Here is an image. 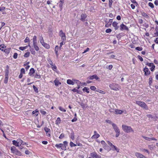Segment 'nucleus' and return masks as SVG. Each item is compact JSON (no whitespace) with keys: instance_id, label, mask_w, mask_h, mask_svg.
<instances>
[{"instance_id":"f257e3e1","label":"nucleus","mask_w":158,"mask_h":158,"mask_svg":"<svg viewBox=\"0 0 158 158\" xmlns=\"http://www.w3.org/2000/svg\"><path fill=\"white\" fill-rule=\"evenodd\" d=\"M122 128L123 131L126 133H128L134 131L133 130L131 127L125 125H122Z\"/></svg>"},{"instance_id":"f03ea898","label":"nucleus","mask_w":158,"mask_h":158,"mask_svg":"<svg viewBox=\"0 0 158 158\" xmlns=\"http://www.w3.org/2000/svg\"><path fill=\"white\" fill-rule=\"evenodd\" d=\"M136 104L140 106L141 107L147 110L148 109V107L146 103L143 102L139 101H136Z\"/></svg>"},{"instance_id":"7ed1b4c3","label":"nucleus","mask_w":158,"mask_h":158,"mask_svg":"<svg viewBox=\"0 0 158 158\" xmlns=\"http://www.w3.org/2000/svg\"><path fill=\"white\" fill-rule=\"evenodd\" d=\"M11 151L12 152L15 153L19 156L22 155L21 152L19 151L15 146H12L11 148Z\"/></svg>"},{"instance_id":"20e7f679","label":"nucleus","mask_w":158,"mask_h":158,"mask_svg":"<svg viewBox=\"0 0 158 158\" xmlns=\"http://www.w3.org/2000/svg\"><path fill=\"white\" fill-rule=\"evenodd\" d=\"M110 89L114 90H119V86L118 85L115 83H112L109 85Z\"/></svg>"},{"instance_id":"39448f33","label":"nucleus","mask_w":158,"mask_h":158,"mask_svg":"<svg viewBox=\"0 0 158 158\" xmlns=\"http://www.w3.org/2000/svg\"><path fill=\"white\" fill-rule=\"evenodd\" d=\"M67 83L69 85H73L75 83L79 84L80 82L77 80L73 79L72 80L68 79L67 81Z\"/></svg>"},{"instance_id":"423d86ee","label":"nucleus","mask_w":158,"mask_h":158,"mask_svg":"<svg viewBox=\"0 0 158 158\" xmlns=\"http://www.w3.org/2000/svg\"><path fill=\"white\" fill-rule=\"evenodd\" d=\"M39 39L40 42L46 48H48L49 46V45L44 42L43 38L41 35H40Z\"/></svg>"},{"instance_id":"0eeeda50","label":"nucleus","mask_w":158,"mask_h":158,"mask_svg":"<svg viewBox=\"0 0 158 158\" xmlns=\"http://www.w3.org/2000/svg\"><path fill=\"white\" fill-rule=\"evenodd\" d=\"M55 146L57 148H60L62 150H65L66 149V146L65 144L60 143L58 144H56Z\"/></svg>"},{"instance_id":"6e6552de","label":"nucleus","mask_w":158,"mask_h":158,"mask_svg":"<svg viewBox=\"0 0 158 158\" xmlns=\"http://www.w3.org/2000/svg\"><path fill=\"white\" fill-rule=\"evenodd\" d=\"M59 35L61 37L62 40L65 41L66 40V37L65 33H64L61 30L59 33Z\"/></svg>"},{"instance_id":"1a4fd4ad","label":"nucleus","mask_w":158,"mask_h":158,"mask_svg":"<svg viewBox=\"0 0 158 158\" xmlns=\"http://www.w3.org/2000/svg\"><path fill=\"white\" fill-rule=\"evenodd\" d=\"M51 61V63H50V65H51V68L54 71L57 72V68L56 66L55 65V64H53Z\"/></svg>"},{"instance_id":"9d476101","label":"nucleus","mask_w":158,"mask_h":158,"mask_svg":"<svg viewBox=\"0 0 158 158\" xmlns=\"http://www.w3.org/2000/svg\"><path fill=\"white\" fill-rule=\"evenodd\" d=\"M143 71L144 72V75L148 76L150 74L151 72L148 69L147 67H145L143 69Z\"/></svg>"},{"instance_id":"9b49d317","label":"nucleus","mask_w":158,"mask_h":158,"mask_svg":"<svg viewBox=\"0 0 158 158\" xmlns=\"http://www.w3.org/2000/svg\"><path fill=\"white\" fill-rule=\"evenodd\" d=\"M135 155L137 158H147L144 156L139 152L135 153Z\"/></svg>"},{"instance_id":"f8f14e48","label":"nucleus","mask_w":158,"mask_h":158,"mask_svg":"<svg viewBox=\"0 0 158 158\" xmlns=\"http://www.w3.org/2000/svg\"><path fill=\"white\" fill-rule=\"evenodd\" d=\"M120 30L121 31H123V30H126L127 31H128L129 29L125 25L123 24H122L120 25Z\"/></svg>"},{"instance_id":"ddd939ff","label":"nucleus","mask_w":158,"mask_h":158,"mask_svg":"<svg viewBox=\"0 0 158 158\" xmlns=\"http://www.w3.org/2000/svg\"><path fill=\"white\" fill-rule=\"evenodd\" d=\"M112 126L115 132L120 131L118 127L115 123H113Z\"/></svg>"},{"instance_id":"4468645a","label":"nucleus","mask_w":158,"mask_h":158,"mask_svg":"<svg viewBox=\"0 0 158 158\" xmlns=\"http://www.w3.org/2000/svg\"><path fill=\"white\" fill-rule=\"evenodd\" d=\"M118 25V23L116 22H114L112 23V26L114 27L115 30H117L119 28V26Z\"/></svg>"},{"instance_id":"2eb2a0df","label":"nucleus","mask_w":158,"mask_h":158,"mask_svg":"<svg viewBox=\"0 0 158 158\" xmlns=\"http://www.w3.org/2000/svg\"><path fill=\"white\" fill-rule=\"evenodd\" d=\"M89 79L90 80L95 79L97 80L98 79H99V78L97 76V75L95 74L93 76H90L89 77Z\"/></svg>"},{"instance_id":"dca6fc26","label":"nucleus","mask_w":158,"mask_h":158,"mask_svg":"<svg viewBox=\"0 0 158 158\" xmlns=\"http://www.w3.org/2000/svg\"><path fill=\"white\" fill-rule=\"evenodd\" d=\"M87 17V15L85 14H81V18L80 20L81 21H85V19Z\"/></svg>"},{"instance_id":"f3484780","label":"nucleus","mask_w":158,"mask_h":158,"mask_svg":"<svg viewBox=\"0 0 158 158\" xmlns=\"http://www.w3.org/2000/svg\"><path fill=\"white\" fill-rule=\"evenodd\" d=\"M112 150L113 151L115 150L117 152H119V149L117 148V147H116L114 145H113L111 147Z\"/></svg>"},{"instance_id":"a211bd4d","label":"nucleus","mask_w":158,"mask_h":158,"mask_svg":"<svg viewBox=\"0 0 158 158\" xmlns=\"http://www.w3.org/2000/svg\"><path fill=\"white\" fill-rule=\"evenodd\" d=\"M90 156L92 157L93 158H98V156L97 155V153L95 152H93L91 153L90 154Z\"/></svg>"},{"instance_id":"6ab92c4d","label":"nucleus","mask_w":158,"mask_h":158,"mask_svg":"<svg viewBox=\"0 0 158 158\" xmlns=\"http://www.w3.org/2000/svg\"><path fill=\"white\" fill-rule=\"evenodd\" d=\"M115 113L116 114H121L123 112V111L121 110H118V109H115Z\"/></svg>"},{"instance_id":"aec40b11","label":"nucleus","mask_w":158,"mask_h":158,"mask_svg":"<svg viewBox=\"0 0 158 158\" xmlns=\"http://www.w3.org/2000/svg\"><path fill=\"white\" fill-rule=\"evenodd\" d=\"M12 143L16 147H19V143H18V142L17 140V141L13 140L12 141Z\"/></svg>"},{"instance_id":"412c9836","label":"nucleus","mask_w":158,"mask_h":158,"mask_svg":"<svg viewBox=\"0 0 158 158\" xmlns=\"http://www.w3.org/2000/svg\"><path fill=\"white\" fill-rule=\"evenodd\" d=\"M35 71L34 69L33 68H31L30 69V72L29 73V74L30 76H31L32 75V74L35 73Z\"/></svg>"},{"instance_id":"4be33fe9","label":"nucleus","mask_w":158,"mask_h":158,"mask_svg":"<svg viewBox=\"0 0 158 158\" xmlns=\"http://www.w3.org/2000/svg\"><path fill=\"white\" fill-rule=\"evenodd\" d=\"M11 48H10L5 49L4 50V52L6 54H8L9 53Z\"/></svg>"},{"instance_id":"5701e85b","label":"nucleus","mask_w":158,"mask_h":158,"mask_svg":"<svg viewBox=\"0 0 158 158\" xmlns=\"http://www.w3.org/2000/svg\"><path fill=\"white\" fill-rule=\"evenodd\" d=\"M142 15L144 17L146 18H149V16L147 15L144 12H141Z\"/></svg>"},{"instance_id":"b1692460","label":"nucleus","mask_w":158,"mask_h":158,"mask_svg":"<svg viewBox=\"0 0 158 158\" xmlns=\"http://www.w3.org/2000/svg\"><path fill=\"white\" fill-rule=\"evenodd\" d=\"M28 46H29L30 48H31V46L29 45L28 46H26L25 47H20L19 48V49L23 51V50L26 49Z\"/></svg>"},{"instance_id":"393cba45","label":"nucleus","mask_w":158,"mask_h":158,"mask_svg":"<svg viewBox=\"0 0 158 158\" xmlns=\"http://www.w3.org/2000/svg\"><path fill=\"white\" fill-rule=\"evenodd\" d=\"M155 32L154 33L155 36H158V27H156L155 28Z\"/></svg>"},{"instance_id":"a878e982","label":"nucleus","mask_w":158,"mask_h":158,"mask_svg":"<svg viewBox=\"0 0 158 158\" xmlns=\"http://www.w3.org/2000/svg\"><path fill=\"white\" fill-rule=\"evenodd\" d=\"M64 3V2H59V5L61 10L62 9V6Z\"/></svg>"},{"instance_id":"bb28decb","label":"nucleus","mask_w":158,"mask_h":158,"mask_svg":"<svg viewBox=\"0 0 158 158\" xmlns=\"http://www.w3.org/2000/svg\"><path fill=\"white\" fill-rule=\"evenodd\" d=\"M83 91L86 92L87 93H89V88L86 87H85L82 89Z\"/></svg>"},{"instance_id":"cd10ccee","label":"nucleus","mask_w":158,"mask_h":158,"mask_svg":"<svg viewBox=\"0 0 158 158\" xmlns=\"http://www.w3.org/2000/svg\"><path fill=\"white\" fill-rule=\"evenodd\" d=\"M100 137V135L99 134L94 135L92 136L91 138L92 139H97Z\"/></svg>"},{"instance_id":"c85d7f7f","label":"nucleus","mask_w":158,"mask_h":158,"mask_svg":"<svg viewBox=\"0 0 158 158\" xmlns=\"http://www.w3.org/2000/svg\"><path fill=\"white\" fill-rule=\"evenodd\" d=\"M54 82L55 83V84L56 86H58L59 85H60L61 84V83L58 80H55L54 81Z\"/></svg>"},{"instance_id":"c756f323","label":"nucleus","mask_w":158,"mask_h":158,"mask_svg":"<svg viewBox=\"0 0 158 158\" xmlns=\"http://www.w3.org/2000/svg\"><path fill=\"white\" fill-rule=\"evenodd\" d=\"M60 119L59 117L57 118L56 120V124L58 125L60 123Z\"/></svg>"},{"instance_id":"7c9ffc66","label":"nucleus","mask_w":158,"mask_h":158,"mask_svg":"<svg viewBox=\"0 0 158 158\" xmlns=\"http://www.w3.org/2000/svg\"><path fill=\"white\" fill-rule=\"evenodd\" d=\"M36 36H34L33 39V44H35L37 43V40H36Z\"/></svg>"},{"instance_id":"2f4dec72","label":"nucleus","mask_w":158,"mask_h":158,"mask_svg":"<svg viewBox=\"0 0 158 158\" xmlns=\"http://www.w3.org/2000/svg\"><path fill=\"white\" fill-rule=\"evenodd\" d=\"M33 45L36 51H38L39 50V48L37 45V43L33 44Z\"/></svg>"},{"instance_id":"473e14b6","label":"nucleus","mask_w":158,"mask_h":158,"mask_svg":"<svg viewBox=\"0 0 158 158\" xmlns=\"http://www.w3.org/2000/svg\"><path fill=\"white\" fill-rule=\"evenodd\" d=\"M70 137L73 140L74 139V135L73 131H72V132L71 133Z\"/></svg>"},{"instance_id":"72a5a7b5","label":"nucleus","mask_w":158,"mask_h":158,"mask_svg":"<svg viewBox=\"0 0 158 158\" xmlns=\"http://www.w3.org/2000/svg\"><path fill=\"white\" fill-rule=\"evenodd\" d=\"M44 130H45V131H46V132L47 133V135L48 136L49 135V133H48V132L49 131V129L48 128H45Z\"/></svg>"},{"instance_id":"f704fd0d","label":"nucleus","mask_w":158,"mask_h":158,"mask_svg":"<svg viewBox=\"0 0 158 158\" xmlns=\"http://www.w3.org/2000/svg\"><path fill=\"white\" fill-rule=\"evenodd\" d=\"M17 141L18 142V143H19V145L20 146L23 143V141L22 140H21L20 139H18L17 140Z\"/></svg>"},{"instance_id":"c9c22d12","label":"nucleus","mask_w":158,"mask_h":158,"mask_svg":"<svg viewBox=\"0 0 158 158\" xmlns=\"http://www.w3.org/2000/svg\"><path fill=\"white\" fill-rule=\"evenodd\" d=\"M152 77L150 76L149 78V85H151L152 83Z\"/></svg>"},{"instance_id":"e433bc0d","label":"nucleus","mask_w":158,"mask_h":158,"mask_svg":"<svg viewBox=\"0 0 158 158\" xmlns=\"http://www.w3.org/2000/svg\"><path fill=\"white\" fill-rule=\"evenodd\" d=\"M4 45L3 44H1L0 45V50H1L2 51H3V49L4 48H6V47H4Z\"/></svg>"},{"instance_id":"4c0bfd02","label":"nucleus","mask_w":158,"mask_h":158,"mask_svg":"<svg viewBox=\"0 0 158 158\" xmlns=\"http://www.w3.org/2000/svg\"><path fill=\"white\" fill-rule=\"evenodd\" d=\"M30 53L29 52L26 53L24 55V57H27L29 56Z\"/></svg>"},{"instance_id":"58836bf2","label":"nucleus","mask_w":158,"mask_h":158,"mask_svg":"<svg viewBox=\"0 0 158 158\" xmlns=\"http://www.w3.org/2000/svg\"><path fill=\"white\" fill-rule=\"evenodd\" d=\"M101 143L103 145V147H105L107 145V144L103 140H102L101 141Z\"/></svg>"},{"instance_id":"ea45409f","label":"nucleus","mask_w":158,"mask_h":158,"mask_svg":"<svg viewBox=\"0 0 158 158\" xmlns=\"http://www.w3.org/2000/svg\"><path fill=\"white\" fill-rule=\"evenodd\" d=\"M96 91H97V92H98L99 93L102 94H105V92L104 91H102V90H99V89H98L97 90H96Z\"/></svg>"},{"instance_id":"a19ab883","label":"nucleus","mask_w":158,"mask_h":158,"mask_svg":"<svg viewBox=\"0 0 158 158\" xmlns=\"http://www.w3.org/2000/svg\"><path fill=\"white\" fill-rule=\"evenodd\" d=\"M59 109L61 111H62L63 112H66V110L65 109H64L61 106L59 107Z\"/></svg>"},{"instance_id":"79ce46f5","label":"nucleus","mask_w":158,"mask_h":158,"mask_svg":"<svg viewBox=\"0 0 158 158\" xmlns=\"http://www.w3.org/2000/svg\"><path fill=\"white\" fill-rule=\"evenodd\" d=\"M142 137L147 140L150 141L151 138H148V137H145V136H142Z\"/></svg>"},{"instance_id":"37998d69","label":"nucleus","mask_w":158,"mask_h":158,"mask_svg":"<svg viewBox=\"0 0 158 158\" xmlns=\"http://www.w3.org/2000/svg\"><path fill=\"white\" fill-rule=\"evenodd\" d=\"M70 145L71 147H75L77 145L76 144L74 143L73 142H71L70 143Z\"/></svg>"},{"instance_id":"c03bdc74","label":"nucleus","mask_w":158,"mask_h":158,"mask_svg":"<svg viewBox=\"0 0 158 158\" xmlns=\"http://www.w3.org/2000/svg\"><path fill=\"white\" fill-rule=\"evenodd\" d=\"M8 79V77L5 76V78L4 80V82L5 84H6L7 83Z\"/></svg>"},{"instance_id":"a18cd8bd","label":"nucleus","mask_w":158,"mask_h":158,"mask_svg":"<svg viewBox=\"0 0 158 158\" xmlns=\"http://www.w3.org/2000/svg\"><path fill=\"white\" fill-rule=\"evenodd\" d=\"M131 2L135 4L136 6L138 5L137 2L135 0H131Z\"/></svg>"},{"instance_id":"49530a36","label":"nucleus","mask_w":158,"mask_h":158,"mask_svg":"<svg viewBox=\"0 0 158 158\" xmlns=\"http://www.w3.org/2000/svg\"><path fill=\"white\" fill-rule=\"evenodd\" d=\"M135 49L138 51H141L143 50V48L142 47H137L135 48Z\"/></svg>"},{"instance_id":"de8ad7c7","label":"nucleus","mask_w":158,"mask_h":158,"mask_svg":"<svg viewBox=\"0 0 158 158\" xmlns=\"http://www.w3.org/2000/svg\"><path fill=\"white\" fill-rule=\"evenodd\" d=\"M33 88L35 92L37 93L38 92V89L34 85L33 86Z\"/></svg>"},{"instance_id":"09e8293b","label":"nucleus","mask_w":158,"mask_h":158,"mask_svg":"<svg viewBox=\"0 0 158 158\" xmlns=\"http://www.w3.org/2000/svg\"><path fill=\"white\" fill-rule=\"evenodd\" d=\"M113 3V1L112 0H109V6L110 7H111V6L112 5V4Z\"/></svg>"},{"instance_id":"8fccbe9b","label":"nucleus","mask_w":158,"mask_h":158,"mask_svg":"<svg viewBox=\"0 0 158 158\" xmlns=\"http://www.w3.org/2000/svg\"><path fill=\"white\" fill-rule=\"evenodd\" d=\"M155 66L154 65H152L151 67L150 68L151 70L152 71H153L155 68Z\"/></svg>"},{"instance_id":"3c124183","label":"nucleus","mask_w":158,"mask_h":158,"mask_svg":"<svg viewBox=\"0 0 158 158\" xmlns=\"http://www.w3.org/2000/svg\"><path fill=\"white\" fill-rule=\"evenodd\" d=\"M148 5L152 8H153L154 7L153 4L151 2H149L148 3Z\"/></svg>"},{"instance_id":"603ef678","label":"nucleus","mask_w":158,"mask_h":158,"mask_svg":"<svg viewBox=\"0 0 158 158\" xmlns=\"http://www.w3.org/2000/svg\"><path fill=\"white\" fill-rule=\"evenodd\" d=\"M39 113V112L38 111H34L32 112V114H35L36 116H37L38 115Z\"/></svg>"},{"instance_id":"864d4df0","label":"nucleus","mask_w":158,"mask_h":158,"mask_svg":"<svg viewBox=\"0 0 158 158\" xmlns=\"http://www.w3.org/2000/svg\"><path fill=\"white\" fill-rule=\"evenodd\" d=\"M146 65H148V66L151 67L152 66V65H154V64L152 63H147L146 64H145Z\"/></svg>"},{"instance_id":"5fc2aeb1","label":"nucleus","mask_w":158,"mask_h":158,"mask_svg":"<svg viewBox=\"0 0 158 158\" xmlns=\"http://www.w3.org/2000/svg\"><path fill=\"white\" fill-rule=\"evenodd\" d=\"M111 31H112V30H111V29L109 28V29H107L106 30V32L107 33H109Z\"/></svg>"},{"instance_id":"6e6d98bb","label":"nucleus","mask_w":158,"mask_h":158,"mask_svg":"<svg viewBox=\"0 0 158 158\" xmlns=\"http://www.w3.org/2000/svg\"><path fill=\"white\" fill-rule=\"evenodd\" d=\"M106 122L107 123H109V124H112L113 123H112V122H111V121L110 120H106Z\"/></svg>"},{"instance_id":"4d7b16f0","label":"nucleus","mask_w":158,"mask_h":158,"mask_svg":"<svg viewBox=\"0 0 158 158\" xmlns=\"http://www.w3.org/2000/svg\"><path fill=\"white\" fill-rule=\"evenodd\" d=\"M8 74L9 70H8V69H6L5 73V76L8 77Z\"/></svg>"},{"instance_id":"13d9d810","label":"nucleus","mask_w":158,"mask_h":158,"mask_svg":"<svg viewBox=\"0 0 158 158\" xmlns=\"http://www.w3.org/2000/svg\"><path fill=\"white\" fill-rule=\"evenodd\" d=\"M90 89L93 90H94L96 89V88L94 86H91L90 87Z\"/></svg>"},{"instance_id":"bf43d9fd","label":"nucleus","mask_w":158,"mask_h":158,"mask_svg":"<svg viewBox=\"0 0 158 158\" xmlns=\"http://www.w3.org/2000/svg\"><path fill=\"white\" fill-rule=\"evenodd\" d=\"M18 56V54L17 53H15L13 56V57L15 59H16Z\"/></svg>"},{"instance_id":"052dcab7","label":"nucleus","mask_w":158,"mask_h":158,"mask_svg":"<svg viewBox=\"0 0 158 158\" xmlns=\"http://www.w3.org/2000/svg\"><path fill=\"white\" fill-rule=\"evenodd\" d=\"M25 73V69L24 68H22L21 70V73Z\"/></svg>"},{"instance_id":"680f3d73","label":"nucleus","mask_w":158,"mask_h":158,"mask_svg":"<svg viewBox=\"0 0 158 158\" xmlns=\"http://www.w3.org/2000/svg\"><path fill=\"white\" fill-rule=\"evenodd\" d=\"M29 40V38L28 37H26V38L24 40V42L25 43H27V42H28Z\"/></svg>"},{"instance_id":"e2e57ef3","label":"nucleus","mask_w":158,"mask_h":158,"mask_svg":"<svg viewBox=\"0 0 158 158\" xmlns=\"http://www.w3.org/2000/svg\"><path fill=\"white\" fill-rule=\"evenodd\" d=\"M30 51L31 53L33 54H35V52L34 50V49H30Z\"/></svg>"},{"instance_id":"0e129e2a","label":"nucleus","mask_w":158,"mask_h":158,"mask_svg":"<svg viewBox=\"0 0 158 158\" xmlns=\"http://www.w3.org/2000/svg\"><path fill=\"white\" fill-rule=\"evenodd\" d=\"M64 137V135L63 134H61L60 136L59 137V138L60 139H61Z\"/></svg>"},{"instance_id":"69168bd1","label":"nucleus","mask_w":158,"mask_h":158,"mask_svg":"<svg viewBox=\"0 0 158 158\" xmlns=\"http://www.w3.org/2000/svg\"><path fill=\"white\" fill-rule=\"evenodd\" d=\"M138 58L140 61H143V59L140 56H138Z\"/></svg>"},{"instance_id":"338daca9","label":"nucleus","mask_w":158,"mask_h":158,"mask_svg":"<svg viewBox=\"0 0 158 158\" xmlns=\"http://www.w3.org/2000/svg\"><path fill=\"white\" fill-rule=\"evenodd\" d=\"M116 135H115L116 137H118L120 134V131L116 132Z\"/></svg>"},{"instance_id":"774afa93","label":"nucleus","mask_w":158,"mask_h":158,"mask_svg":"<svg viewBox=\"0 0 158 158\" xmlns=\"http://www.w3.org/2000/svg\"><path fill=\"white\" fill-rule=\"evenodd\" d=\"M147 117L148 118H153L152 115L151 114H147Z\"/></svg>"}]
</instances>
